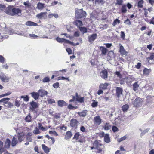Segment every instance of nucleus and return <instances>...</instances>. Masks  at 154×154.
<instances>
[{
  "mask_svg": "<svg viewBox=\"0 0 154 154\" xmlns=\"http://www.w3.org/2000/svg\"><path fill=\"white\" fill-rule=\"evenodd\" d=\"M76 17L78 19L84 18L86 17L87 14L85 11L82 9H79L75 11Z\"/></svg>",
  "mask_w": 154,
  "mask_h": 154,
  "instance_id": "nucleus-1",
  "label": "nucleus"
},
{
  "mask_svg": "<svg viewBox=\"0 0 154 154\" xmlns=\"http://www.w3.org/2000/svg\"><path fill=\"white\" fill-rule=\"evenodd\" d=\"M93 146H95L96 149L97 150V152L100 153L103 152V149L104 147L103 145L99 143L97 141H96L94 142Z\"/></svg>",
  "mask_w": 154,
  "mask_h": 154,
  "instance_id": "nucleus-2",
  "label": "nucleus"
},
{
  "mask_svg": "<svg viewBox=\"0 0 154 154\" xmlns=\"http://www.w3.org/2000/svg\"><path fill=\"white\" fill-rule=\"evenodd\" d=\"M14 7L13 6L9 5L7 7L5 12L8 15L12 16Z\"/></svg>",
  "mask_w": 154,
  "mask_h": 154,
  "instance_id": "nucleus-3",
  "label": "nucleus"
},
{
  "mask_svg": "<svg viewBox=\"0 0 154 154\" xmlns=\"http://www.w3.org/2000/svg\"><path fill=\"white\" fill-rule=\"evenodd\" d=\"M142 103V99L141 98L138 97L136 98L134 101L133 104L134 106L137 107L141 104Z\"/></svg>",
  "mask_w": 154,
  "mask_h": 154,
  "instance_id": "nucleus-4",
  "label": "nucleus"
},
{
  "mask_svg": "<svg viewBox=\"0 0 154 154\" xmlns=\"http://www.w3.org/2000/svg\"><path fill=\"white\" fill-rule=\"evenodd\" d=\"M12 16L17 15L20 16L21 15V10L19 8H13Z\"/></svg>",
  "mask_w": 154,
  "mask_h": 154,
  "instance_id": "nucleus-5",
  "label": "nucleus"
},
{
  "mask_svg": "<svg viewBox=\"0 0 154 154\" xmlns=\"http://www.w3.org/2000/svg\"><path fill=\"white\" fill-rule=\"evenodd\" d=\"M0 79L4 82H8L9 81L10 78L3 73L0 74Z\"/></svg>",
  "mask_w": 154,
  "mask_h": 154,
  "instance_id": "nucleus-6",
  "label": "nucleus"
},
{
  "mask_svg": "<svg viewBox=\"0 0 154 154\" xmlns=\"http://www.w3.org/2000/svg\"><path fill=\"white\" fill-rule=\"evenodd\" d=\"M36 17L40 19H46L47 18L46 12H41L36 15Z\"/></svg>",
  "mask_w": 154,
  "mask_h": 154,
  "instance_id": "nucleus-7",
  "label": "nucleus"
},
{
  "mask_svg": "<svg viewBox=\"0 0 154 154\" xmlns=\"http://www.w3.org/2000/svg\"><path fill=\"white\" fill-rule=\"evenodd\" d=\"M79 122L76 119H72L70 121V125L71 127L76 128L79 124Z\"/></svg>",
  "mask_w": 154,
  "mask_h": 154,
  "instance_id": "nucleus-8",
  "label": "nucleus"
},
{
  "mask_svg": "<svg viewBox=\"0 0 154 154\" xmlns=\"http://www.w3.org/2000/svg\"><path fill=\"white\" fill-rule=\"evenodd\" d=\"M107 72L106 70H103L100 73V76L103 79L106 80L108 78Z\"/></svg>",
  "mask_w": 154,
  "mask_h": 154,
  "instance_id": "nucleus-9",
  "label": "nucleus"
},
{
  "mask_svg": "<svg viewBox=\"0 0 154 154\" xmlns=\"http://www.w3.org/2000/svg\"><path fill=\"white\" fill-rule=\"evenodd\" d=\"M116 94L117 97H119L122 94L123 90L122 88L117 87L116 88Z\"/></svg>",
  "mask_w": 154,
  "mask_h": 154,
  "instance_id": "nucleus-10",
  "label": "nucleus"
},
{
  "mask_svg": "<svg viewBox=\"0 0 154 154\" xmlns=\"http://www.w3.org/2000/svg\"><path fill=\"white\" fill-rule=\"evenodd\" d=\"M120 47L119 51L122 55H127L128 53L125 50L124 47L121 44H119Z\"/></svg>",
  "mask_w": 154,
  "mask_h": 154,
  "instance_id": "nucleus-11",
  "label": "nucleus"
},
{
  "mask_svg": "<svg viewBox=\"0 0 154 154\" xmlns=\"http://www.w3.org/2000/svg\"><path fill=\"white\" fill-rule=\"evenodd\" d=\"M11 145V141L10 140L7 138L6 139L5 142L4 148L5 149H8Z\"/></svg>",
  "mask_w": 154,
  "mask_h": 154,
  "instance_id": "nucleus-12",
  "label": "nucleus"
},
{
  "mask_svg": "<svg viewBox=\"0 0 154 154\" xmlns=\"http://www.w3.org/2000/svg\"><path fill=\"white\" fill-rule=\"evenodd\" d=\"M57 104L59 106L62 107L67 105L68 104L63 100H60L57 102Z\"/></svg>",
  "mask_w": 154,
  "mask_h": 154,
  "instance_id": "nucleus-13",
  "label": "nucleus"
},
{
  "mask_svg": "<svg viewBox=\"0 0 154 154\" xmlns=\"http://www.w3.org/2000/svg\"><path fill=\"white\" fill-rule=\"evenodd\" d=\"M150 63H154V53L150 54V56L147 58Z\"/></svg>",
  "mask_w": 154,
  "mask_h": 154,
  "instance_id": "nucleus-14",
  "label": "nucleus"
},
{
  "mask_svg": "<svg viewBox=\"0 0 154 154\" xmlns=\"http://www.w3.org/2000/svg\"><path fill=\"white\" fill-rule=\"evenodd\" d=\"M30 94L35 100L38 99L39 96V94L38 93V92H33L30 93Z\"/></svg>",
  "mask_w": 154,
  "mask_h": 154,
  "instance_id": "nucleus-15",
  "label": "nucleus"
},
{
  "mask_svg": "<svg viewBox=\"0 0 154 154\" xmlns=\"http://www.w3.org/2000/svg\"><path fill=\"white\" fill-rule=\"evenodd\" d=\"M109 135V134H106L104 136V140L107 143H108L110 142V139Z\"/></svg>",
  "mask_w": 154,
  "mask_h": 154,
  "instance_id": "nucleus-16",
  "label": "nucleus"
},
{
  "mask_svg": "<svg viewBox=\"0 0 154 154\" xmlns=\"http://www.w3.org/2000/svg\"><path fill=\"white\" fill-rule=\"evenodd\" d=\"M38 92L40 94L41 97H42L45 95H47V92L43 89H40L38 91Z\"/></svg>",
  "mask_w": 154,
  "mask_h": 154,
  "instance_id": "nucleus-17",
  "label": "nucleus"
},
{
  "mask_svg": "<svg viewBox=\"0 0 154 154\" xmlns=\"http://www.w3.org/2000/svg\"><path fill=\"white\" fill-rule=\"evenodd\" d=\"M10 100V98H3L0 100V102H3L4 105L7 104H10V102H8Z\"/></svg>",
  "mask_w": 154,
  "mask_h": 154,
  "instance_id": "nucleus-18",
  "label": "nucleus"
},
{
  "mask_svg": "<svg viewBox=\"0 0 154 154\" xmlns=\"http://www.w3.org/2000/svg\"><path fill=\"white\" fill-rule=\"evenodd\" d=\"M76 101L80 103H82L84 101V97H79L77 93L76 94Z\"/></svg>",
  "mask_w": 154,
  "mask_h": 154,
  "instance_id": "nucleus-19",
  "label": "nucleus"
},
{
  "mask_svg": "<svg viewBox=\"0 0 154 154\" xmlns=\"http://www.w3.org/2000/svg\"><path fill=\"white\" fill-rule=\"evenodd\" d=\"M30 103L31 106V107L30 108V109H33L37 108L38 104L36 102L32 101L30 102Z\"/></svg>",
  "mask_w": 154,
  "mask_h": 154,
  "instance_id": "nucleus-20",
  "label": "nucleus"
},
{
  "mask_svg": "<svg viewBox=\"0 0 154 154\" xmlns=\"http://www.w3.org/2000/svg\"><path fill=\"white\" fill-rule=\"evenodd\" d=\"M26 24L27 26H38L37 23L30 21L26 22Z\"/></svg>",
  "mask_w": 154,
  "mask_h": 154,
  "instance_id": "nucleus-21",
  "label": "nucleus"
},
{
  "mask_svg": "<svg viewBox=\"0 0 154 154\" xmlns=\"http://www.w3.org/2000/svg\"><path fill=\"white\" fill-rule=\"evenodd\" d=\"M42 149L44 150L45 152L46 153H48L50 150V149L46 146L45 144H42Z\"/></svg>",
  "mask_w": 154,
  "mask_h": 154,
  "instance_id": "nucleus-22",
  "label": "nucleus"
},
{
  "mask_svg": "<svg viewBox=\"0 0 154 154\" xmlns=\"http://www.w3.org/2000/svg\"><path fill=\"white\" fill-rule=\"evenodd\" d=\"M121 10L122 13H126L127 11V6L125 4L122 5L121 8Z\"/></svg>",
  "mask_w": 154,
  "mask_h": 154,
  "instance_id": "nucleus-23",
  "label": "nucleus"
},
{
  "mask_svg": "<svg viewBox=\"0 0 154 154\" xmlns=\"http://www.w3.org/2000/svg\"><path fill=\"white\" fill-rule=\"evenodd\" d=\"M95 123L97 125H99L101 123V120L100 116H97L94 118Z\"/></svg>",
  "mask_w": 154,
  "mask_h": 154,
  "instance_id": "nucleus-24",
  "label": "nucleus"
},
{
  "mask_svg": "<svg viewBox=\"0 0 154 154\" xmlns=\"http://www.w3.org/2000/svg\"><path fill=\"white\" fill-rule=\"evenodd\" d=\"M44 4L38 2L37 4V8L39 10H42L44 8Z\"/></svg>",
  "mask_w": 154,
  "mask_h": 154,
  "instance_id": "nucleus-25",
  "label": "nucleus"
},
{
  "mask_svg": "<svg viewBox=\"0 0 154 154\" xmlns=\"http://www.w3.org/2000/svg\"><path fill=\"white\" fill-rule=\"evenodd\" d=\"M97 37L96 34H94L91 35L90 36L88 37L89 41L90 42H91L93 41Z\"/></svg>",
  "mask_w": 154,
  "mask_h": 154,
  "instance_id": "nucleus-26",
  "label": "nucleus"
},
{
  "mask_svg": "<svg viewBox=\"0 0 154 154\" xmlns=\"http://www.w3.org/2000/svg\"><path fill=\"white\" fill-rule=\"evenodd\" d=\"M5 151V149L3 147V143L0 141V154H2Z\"/></svg>",
  "mask_w": 154,
  "mask_h": 154,
  "instance_id": "nucleus-27",
  "label": "nucleus"
},
{
  "mask_svg": "<svg viewBox=\"0 0 154 154\" xmlns=\"http://www.w3.org/2000/svg\"><path fill=\"white\" fill-rule=\"evenodd\" d=\"M18 143V141L16 138L13 137L11 141V146H15Z\"/></svg>",
  "mask_w": 154,
  "mask_h": 154,
  "instance_id": "nucleus-28",
  "label": "nucleus"
},
{
  "mask_svg": "<svg viewBox=\"0 0 154 154\" xmlns=\"http://www.w3.org/2000/svg\"><path fill=\"white\" fill-rule=\"evenodd\" d=\"M100 49L101 51L102 54L105 55L107 52V49L104 47L101 46L100 47Z\"/></svg>",
  "mask_w": 154,
  "mask_h": 154,
  "instance_id": "nucleus-29",
  "label": "nucleus"
},
{
  "mask_svg": "<svg viewBox=\"0 0 154 154\" xmlns=\"http://www.w3.org/2000/svg\"><path fill=\"white\" fill-rule=\"evenodd\" d=\"M138 83V82H137L133 84V89L135 91L137 90L138 88L139 87V85Z\"/></svg>",
  "mask_w": 154,
  "mask_h": 154,
  "instance_id": "nucleus-30",
  "label": "nucleus"
},
{
  "mask_svg": "<svg viewBox=\"0 0 154 154\" xmlns=\"http://www.w3.org/2000/svg\"><path fill=\"white\" fill-rule=\"evenodd\" d=\"M72 134L71 131H67L65 137V139L66 140L69 139L71 138L72 136Z\"/></svg>",
  "mask_w": 154,
  "mask_h": 154,
  "instance_id": "nucleus-31",
  "label": "nucleus"
},
{
  "mask_svg": "<svg viewBox=\"0 0 154 154\" xmlns=\"http://www.w3.org/2000/svg\"><path fill=\"white\" fill-rule=\"evenodd\" d=\"M75 24L79 28L80 26H82L83 25L82 21L79 20H76L75 22Z\"/></svg>",
  "mask_w": 154,
  "mask_h": 154,
  "instance_id": "nucleus-32",
  "label": "nucleus"
},
{
  "mask_svg": "<svg viewBox=\"0 0 154 154\" xmlns=\"http://www.w3.org/2000/svg\"><path fill=\"white\" fill-rule=\"evenodd\" d=\"M111 127V125H109V124L107 123L105 124L104 127V129L106 130H109Z\"/></svg>",
  "mask_w": 154,
  "mask_h": 154,
  "instance_id": "nucleus-33",
  "label": "nucleus"
},
{
  "mask_svg": "<svg viewBox=\"0 0 154 154\" xmlns=\"http://www.w3.org/2000/svg\"><path fill=\"white\" fill-rule=\"evenodd\" d=\"M108 85V84L107 83L101 84L100 85L99 87L100 89H105L106 88Z\"/></svg>",
  "mask_w": 154,
  "mask_h": 154,
  "instance_id": "nucleus-34",
  "label": "nucleus"
},
{
  "mask_svg": "<svg viewBox=\"0 0 154 154\" xmlns=\"http://www.w3.org/2000/svg\"><path fill=\"white\" fill-rule=\"evenodd\" d=\"M86 110H83L81 112H78V114L80 116L83 117L86 116Z\"/></svg>",
  "mask_w": 154,
  "mask_h": 154,
  "instance_id": "nucleus-35",
  "label": "nucleus"
},
{
  "mask_svg": "<svg viewBox=\"0 0 154 154\" xmlns=\"http://www.w3.org/2000/svg\"><path fill=\"white\" fill-rule=\"evenodd\" d=\"M129 108V106L127 104L124 105L122 106V110L123 112H126Z\"/></svg>",
  "mask_w": 154,
  "mask_h": 154,
  "instance_id": "nucleus-36",
  "label": "nucleus"
},
{
  "mask_svg": "<svg viewBox=\"0 0 154 154\" xmlns=\"http://www.w3.org/2000/svg\"><path fill=\"white\" fill-rule=\"evenodd\" d=\"M79 30L83 33H86L87 32V29L84 27H79Z\"/></svg>",
  "mask_w": 154,
  "mask_h": 154,
  "instance_id": "nucleus-37",
  "label": "nucleus"
},
{
  "mask_svg": "<svg viewBox=\"0 0 154 154\" xmlns=\"http://www.w3.org/2000/svg\"><path fill=\"white\" fill-rule=\"evenodd\" d=\"M25 120L26 122H29L31 121V116H30V114H29V115L26 117Z\"/></svg>",
  "mask_w": 154,
  "mask_h": 154,
  "instance_id": "nucleus-38",
  "label": "nucleus"
},
{
  "mask_svg": "<svg viewBox=\"0 0 154 154\" xmlns=\"http://www.w3.org/2000/svg\"><path fill=\"white\" fill-rule=\"evenodd\" d=\"M23 5L27 8L30 7L31 6V3L28 1L24 2Z\"/></svg>",
  "mask_w": 154,
  "mask_h": 154,
  "instance_id": "nucleus-39",
  "label": "nucleus"
},
{
  "mask_svg": "<svg viewBox=\"0 0 154 154\" xmlns=\"http://www.w3.org/2000/svg\"><path fill=\"white\" fill-rule=\"evenodd\" d=\"M56 40L59 42L62 43L64 41V38H61L58 37L56 38Z\"/></svg>",
  "mask_w": 154,
  "mask_h": 154,
  "instance_id": "nucleus-40",
  "label": "nucleus"
},
{
  "mask_svg": "<svg viewBox=\"0 0 154 154\" xmlns=\"http://www.w3.org/2000/svg\"><path fill=\"white\" fill-rule=\"evenodd\" d=\"M143 3V0H140L138 2V6L140 8H142Z\"/></svg>",
  "mask_w": 154,
  "mask_h": 154,
  "instance_id": "nucleus-41",
  "label": "nucleus"
},
{
  "mask_svg": "<svg viewBox=\"0 0 154 154\" xmlns=\"http://www.w3.org/2000/svg\"><path fill=\"white\" fill-rule=\"evenodd\" d=\"M21 98H23V100L24 101L27 102L29 100V98L27 95L26 96H21Z\"/></svg>",
  "mask_w": 154,
  "mask_h": 154,
  "instance_id": "nucleus-42",
  "label": "nucleus"
},
{
  "mask_svg": "<svg viewBox=\"0 0 154 154\" xmlns=\"http://www.w3.org/2000/svg\"><path fill=\"white\" fill-rule=\"evenodd\" d=\"M80 134L79 132H77L76 133L74 136L73 138L74 139H76V140H78L79 139V137L80 136Z\"/></svg>",
  "mask_w": 154,
  "mask_h": 154,
  "instance_id": "nucleus-43",
  "label": "nucleus"
},
{
  "mask_svg": "<svg viewBox=\"0 0 154 154\" xmlns=\"http://www.w3.org/2000/svg\"><path fill=\"white\" fill-rule=\"evenodd\" d=\"M126 138V137L125 136H124L121 137L120 138L118 139H117V141L119 142H120L121 141L125 140Z\"/></svg>",
  "mask_w": 154,
  "mask_h": 154,
  "instance_id": "nucleus-44",
  "label": "nucleus"
},
{
  "mask_svg": "<svg viewBox=\"0 0 154 154\" xmlns=\"http://www.w3.org/2000/svg\"><path fill=\"white\" fill-rule=\"evenodd\" d=\"M18 139L19 141L20 142L23 140L24 138L23 136L19 135L18 136Z\"/></svg>",
  "mask_w": 154,
  "mask_h": 154,
  "instance_id": "nucleus-45",
  "label": "nucleus"
},
{
  "mask_svg": "<svg viewBox=\"0 0 154 154\" xmlns=\"http://www.w3.org/2000/svg\"><path fill=\"white\" fill-rule=\"evenodd\" d=\"M123 2V0H116V5H121Z\"/></svg>",
  "mask_w": 154,
  "mask_h": 154,
  "instance_id": "nucleus-46",
  "label": "nucleus"
},
{
  "mask_svg": "<svg viewBox=\"0 0 154 154\" xmlns=\"http://www.w3.org/2000/svg\"><path fill=\"white\" fill-rule=\"evenodd\" d=\"M68 108L70 109H76L77 107L73 106L71 104H70L68 105Z\"/></svg>",
  "mask_w": 154,
  "mask_h": 154,
  "instance_id": "nucleus-47",
  "label": "nucleus"
},
{
  "mask_svg": "<svg viewBox=\"0 0 154 154\" xmlns=\"http://www.w3.org/2000/svg\"><path fill=\"white\" fill-rule=\"evenodd\" d=\"M48 103V104H51L53 103H55V100L54 99H49L47 100Z\"/></svg>",
  "mask_w": 154,
  "mask_h": 154,
  "instance_id": "nucleus-48",
  "label": "nucleus"
},
{
  "mask_svg": "<svg viewBox=\"0 0 154 154\" xmlns=\"http://www.w3.org/2000/svg\"><path fill=\"white\" fill-rule=\"evenodd\" d=\"M149 130V128H148L143 131L141 134V135H143L147 132H148Z\"/></svg>",
  "mask_w": 154,
  "mask_h": 154,
  "instance_id": "nucleus-49",
  "label": "nucleus"
},
{
  "mask_svg": "<svg viewBox=\"0 0 154 154\" xmlns=\"http://www.w3.org/2000/svg\"><path fill=\"white\" fill-rule=\"evenodd\" d=\"M49 133L50 134H53L55 136H57L58 135V134L54 131H49Z\"/></svg>",
  "mask_w": 154,
  "mask_h": 154,
  "instance_id": "nucleus-50",
  "label": "nucleus"
},
{
  "mask_svg": "<svg viewBox=\"0 0 154 154\" xmlns=\"http://www.w3.org/2000/svg\"><path fill=\"white\" fill-rule=\"evenodd\" d=\"M50 81V79L48 77H45L44 78L43 80L42 81L43 82H49Z\"/></svg>",
  "mask_w": 154,
  "mask_h": 154,
  "instance_id": "nucleus-51",
  "label": "nucleus"
},
{
  "mask_svg": "<svg viewBox=\"0 0 154 154\" xmlns=\"http://www.w3.org/2000/svg\"><path fill=\"white\" fill-rule=\"evenodd\" d=\"M117 23H120V20L118 19H116L112 23V25L113 26H115L117 24Z\"/></svg>",
  "mask_w": 154,
  "mask_h": 154,
  "instance_id": "nucleus-52",
  "label": "nucleus"
},
{
  "mask_svg": "<svg viewBox=\"0 0 154 154\" xmlns=\"http://www.w3.org/2000/svg\"><path fill=\"white\" fill-rule=\"evenodd\" d=\"M33 133L35 134H38L40 133V131L37 128H36L33 131Z\"/></svg>",
  "mask_w": 154,
  "mask_h": 154,
  "instance_id": "nucleus-53",
  "label": "nucleus"
},
{
  "mask_svg": "<svg viewBox=\"0 0 154 154\" xmlns=\"http://www.w3.org/2000/svg\"><path fill=\"white\" fill-rule=\"evenodd\" d=\"M127 25L129 26L131 24V23L129 20L128 19H127L124 22Z\"/></svg>",
  "mask_w": 154,
  "mask_h": 154,
  "instance_id": "nucleus-54",
  "label": "nucleus"
},
{
  "mask_svg": "<svg viewBox=\"0 0 154 154\" xmlns=\"http://www.w3.org/2000/svg\"><path fill=\"white\" fill-rule=\"evenodd\" d=\"M98 105V102L94 101L91 104V106L93 107H95L97 106Z\"/></svg>",
  "mask_w": 154,
  "mask_h": 154,
  "instance_id": "nucleus-55",
  "label": "nucleus"
},
{
  "mask_svg": "<svg viewBox=\"0 0 154 154\" xmlns=\"http://www.w3.org/2000/svg\"><path fill=\"white\" fill-rule=\"evenodd\" d=\"M59 86V84L58 82H56L53 85V87L55 88H57Z\"/></svg>",
  "mask_w": 154,
  "mask_h": 154,
  "instance_id": "nucleus-56",
  "label": "nucleus"
},
{
  "mask_svg": "<svg viewBox=\"0 0 154 154\" xmlns=\"http://www.w3.org/2000/svg\"><path fill=\"white\" fill-rule=\"evenodd\" d=\"M104 2L103 0H95V3L99 4L100 3L103 4Z\"/></svg>",
  "mask_w": 154,
  "mask_h": 154,
  "instance_id": "nucleus-57",
  "label": "nucleus"
},
{
  "mask_svg": "<svg viewBox=\"0 0 154 154\" xmlns=\"http://www.w3.org/2000/svg\"><path fill=\"white\" fill-rule=\"evenodd\" d=\"M66 51L68 53L69 55L71 54L72 53V51L70 48H67L66 49Z\"/></svg>",
  "mask_w": 154,
  "mask_h": 154,
  "instance_id": "nucleus-58",
  "label": "nucleus"
},
{
  "mask_svg": "<svg viewBox=\"0 0 154 154\" xmlns=\"http://www.w3.org/2000/svg\"><path fill=\"white\" fill-rule=\"evenodd\" d=\"M121 37L123 39H124L125 38V34L124 32L121 31V32L120 35Z\"/></svg>",
  "mask_w": 154,
  "mask_h": 154,
  "instance_id": "nucleus-59",
  "label": "nucleus"
},
{
  "mask_svg": "<svg viewBox=\"0 0 154 154\" xmlns=\"http://www.w3.org/2000/svg\"><path fill=\"white\" fill-rule=\"evenodd\" d=\"M80 32L79 31H76L75 32L74 34V36L75 37H78L79 36Z\"/></svg>",
  "mask_w": 154,
  "mask_h": 154,
  "instance_id": "nucleus-60",
  "label": "nucleus"
},
{
  "mask_svg": "<svg viewBox=\"0 0 154 154\" xmlns=\"http://www.w3.org/2000/svg\"><path fill=\"white\" fill-rule=\"evenodd\" d=\"M26 139L28 142H32V138L31 137H26Z\"/></svg>",
  "mask_w": 154,
  "mask_h": 154,
  "instance_id": "nucleus-61",
  "label": "nucleus"
},
{
  "mask_svg": "<svg viewBox=\"0 0 154 154\" xmlns=\"http://www.w3.org/2000/svg\"><path fill=\"white\" fill-rule=\"evenodd\" d=\"M112 130L114 132H115L118 130V128L116 126H113L112 127Z\"/></svg>",
  "mask_w": 154,
  "mask_h": 154,
  "instance_id": "nucleus-62",
  "label": "nucleus"
},
{
  "mask_svg": "<svg viewBox=\"0 0 154 154\" xmlns=\"http://www.w3.org/2000/svg\"><path fill=\"white\" fill-rule=\"evenodd\" d=\"M29 36L31 37H32V38H36L37 37H38V36L34 34H30L29 35Z\"/></svg>",
  "mask_w": 154,
  "mask_h": 154,
  "instance_id": "nucleus-63",
  "label": "nucleus"
},
{
  "mask_svg": "<svg viewBox=\"0 0 154 154\" xmlns=\"http://www.w3.org/2000/svg\"><path fill=\"white\" fill-rule=\"evenodd\" d=\"M15 105L17 107H19L20 106V104L19 103V101L16 100L15 103Z\"/></svg>",
  "mask_w": 154,
  "mask_h": 154,
  "instance_id": "nucleus-64",
  "label": "nucleus"
}]
</instances>
